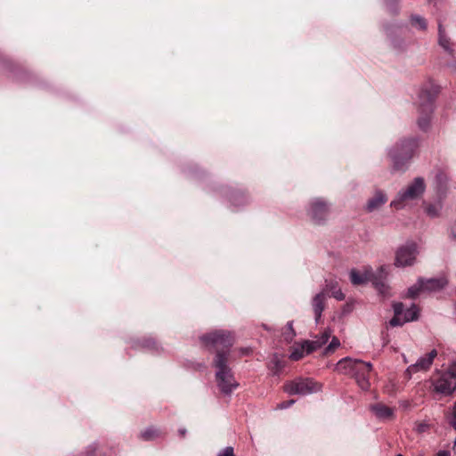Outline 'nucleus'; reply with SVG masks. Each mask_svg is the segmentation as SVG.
<instances>
[{
    "mask_svg": "<svg viewBox=\"0 0 456 456\" xmlns=\"http://www.w3.org/2000/svg\"><path fill=\"white\" fill-rule=\"evenodd\" d=\"M202 344L208 349L216 351L214 366L216 369V380L218 388L223 394L230 395L239 386L232 370L227 365L230 349L234 342L232 332L224 330H216L200 338Z\"/></svg>",
    "mask_w": 456,
    "mask_h": 456,
    "instance_id": "1",
    "label": "nucleus"
},
{
    "mask_svg": "<svg viewBox=\"0 0 456 456\" xmlns=\"http://www.w3.org/2000/svg\"><path fill=\"white\" fill-rule=\"evenodd\" d=\"M337 370L340 373L352 376L361 389L365 391L370 389V375L372 370L370 362L346 357L337 363Z\"/></svg>",
    "mask_w": 456,
    "mask_h": 456,
    "instance_id": "2",
    "label": "nucleus"
},
{
    "mask_svg": "<svg viewBox=\"0 0 456 456\" xmlns=\"http://www.w3.org/2000/svg\"><path fill=\"white\" fill-rule=\"evenodd\" d=\"M439 92V87L432 82L424 85L418 94V126L421 130H427L429 127L431 115L434 110L435 99Z\"/></svg>",
    "mask_w": 456,
    "mask_h": 456,
    "instance_id": "3",
    "label": "nucleus"
},
{
    "mask_svg": "<svg viewBox=\"0 0 456 456\" xmlns=\"http://www.w3.org/2000/svg\"><path fill=\"white\" fill-rule=\"evenodd\" d=\"M387 266H380L377 273H374L370 267H364L362 272L353 269L350 272V281L354 285H362L367 281H371L379 293L386 296L388 287L381 279L387 277Z\"/></svg>",
    "mask_w": 456,
    "mask_h": 456,
    "instance_id": "4",
    "label": "nucleus"
},
{
    "mask_svg": "<svg viewBox=\"0 0 456 456\" xmlns=\"http://www.w3.org/2000/svg\"><path fill=\"white\" fill-rule=\"evenodd\" d=\"M418 142L416 139H409L401 142L395 145L389 151V156L393 162L395 170L404 169L406 164L410 161L418 148Z\"/></svg>",
    "mask_w": 456,
    "mask_h": 456,
    "instance_id": "5",
    "label": "nucleus"
},
{
    "mask_svg": "<svg viewBox=\"0 0 456 456\" xmlns=\"http://www.w3.org/2000/svg\"><path fill=\"white\" fill-rule=\"evenodd\" d=\"M426 185L421 177H417L407 186L405 190L400 191L396 198L391 202V207L400 209L406 202L420 197L425 191Z\"/></svg>",
    "mask_w": 456,
    "mask_h": 456,
    "instance_id": "6",
    "label": "nucleus"
},
{
    "mask_svg": "<svg viewBox=\"0 0 456 456\" xmlns=\"http://www.w3.org/2000/svg\"><path fill=\"white\" fill-rule=\"evenodd\" d=\"M434 390L444 395H451L456 391V363L451 364L447 370L439 373L433 380Z\"/></svg>",
    "mask_w": 456,
    "mask_h": 456,
    "instance_id": "7",
    "label": "nucleus"
},
{
    "mask_svg": "<svg viewBox=\"0 0 456 456\" xmlns=\"http://www.w3.org/2000/svg\"><path fill=\"white\" fill-rule=\"evenodd\" d=\"M448 283L445 277L419 279L417 283L409 288L407 295L409 297L414 298L420 291L435 292L444 288Z\"/></svg>",
    "mask_w": 456,
    "mask_h": 456,
    "instance_id": "8",
    "label": "nucleus"
},
{
    "mask_svg": "<svg viewBox=\"0 0 456 456\" xmlns=\"http://www.w3.org/2000/svg\"><path fill=\"white\" fill-rule=\"evenodd\" d=\"M321 384L312 379H297L284 385V391L289 395H306L320 391Z\"/></svg>",
    "mask_w": 456,
    "mask_h": 456,
    "instance_id": "9",
    "label": "nucleus"
},
{
    "mask_svg": "<svg viewBox=\"0 0 456 456\" xmlns=\"http://www.w3.org/2000/svg\"><path fill=\"white\" fill-rule=\"evenodd\" d=\"M417 255V245L413 242H408L396 250L395 265L396 267L411 266L415 263Z\"/></svg>",
    "mask_w": 456,
    "mask_h": 456,
    "instance_id": "10",
    "label": "nucleus"
},
{
    "mask_svg": "<svg viewBox=\"0 0 456 456\" xmlns=\"http://www.w3.org/2000/svg\"><path fill=\"white\" fill-rule=\"evenodd\" d=\"M436 355L437 351L433 349L428 354L419 357L415 363L409 365L406 369L408 377L411 378V375L417 372L429 370Z\"/></svg>",
    "mask_w": 456,
    "mask_h": 456,
    "instance_id": "11",
    "label": "nucleus"
},
{
    "mask_svg": "<svg viewBox=\"0 0 456 456\" xmlns=\"http://www.w3.org/2000/svg\"><path fill=\"white\" fill-rule=\"evenodd\" d=\"M329 205L321 199H316L312 201L309 209V215L312 220L320 224L324 222L329 215Z\"/></svg>",
    "mask_w": 456,
    "mask_h": 456,
    "instance_id": "12",
    "label": "nucleus"
},
{
    "mask_svg": "<svg viewBox=\"0 0 456 456\" xmlns=\"http://www.w3.org/2000/svg\"><path fill=\"white\" fill-rule=\"evenodd\" d=\"M370 410L373 415L381 421H389L395 418V409L382 403L371 404Z\"/></svg>",
    "mask_w": 456,
    "mask_h": 456,
    "instance_id": "13",
    "label": "nucleus"
},
{
    "mask_svg": "<svg viewBox=\"0 0 456 456\" xmlns=\"http://www.w3.org/2000/svg\"><path fill=\"white\" fill-rule=\"evenodd\" d=\"M327 296L324 291L316 294L312 299V306L314 313L315 322H318L325 308Z\"/></svg>",
    "mask_w": 456,
    "mask_h": 456,
    "instance_id": "14",
    "label": "nucleus"
},
{
    "mask_svg": "<svg viewBox=\"0 0 456 456\" xmlns=\"http://www.w3.org/2000/svg\"><path fill=\"white\" fill-rule=\"evenodd\" d=\"M330 330L327 329L315 340H305V346H307V353H312L325 345L330 339Z\"/></svg>",
    "mask_w": 456,
    "mask_h": 456,
    "instance_id": "15",
    "label": "nucleus"
},
{
    "mask_svg": "<svg viewBox=\"0 0 456 456\" xmlns=\"http://www.w3.org/2000/svg\"><path fill=\"white\" fill-rule=\"evenodd\" d=\"M387 200L386 194L381 191H377L374 196L370 199L366 205V209L369 212H372L374 210L379 209L382 207Z\"/></svg>",
    "mask_w": 456,
    "mask_h": 456,
    "instance_id": "16",
    "label": "nucleus"
},
{
    "mask_svg": "<svg viewBox=\"0 0 456 456\" xmlns=\"http://www.w3.org/2000/svg\"><path fill=\"white\" fill-rule=\"evenodd\" d=\"M438 44L446 53L453 56L454 44L452 43L450 37L445 35L444 29L441 24L438 26Z\"/></svg>",
    "mask_w": 456,
    "mask_h": 456,
    "instance_id": "17",
    "label": "nucleus"
},
{
    "mask_svg": "<svg viewBox=\"0 0 456 456\" xmlns=\"http://www.w3.org/2000/svg\"><path fill=\"white\" fill-rule=\"evenodd\" d=\"M322 291H324L326 296L329 292H330L331 296L339 301L344 300V298H345V295L343 294L341 289L338 288V282L333 280H330V281L326 280L325 286Z\"/></svg>",
    "mask_w": 456,
    "mask_h": 456,
    "instance_id": "18",
    "label": "nucleus"
},
{
    "mask_svg": "<svg viewBox=\"0 0 456 456\" xmlns=\"http://www.w3.org/2000/svg\"><path fill=\"white\" fill-rule=\"evenodd\" d=\"M393 308H394V313H395V315L394 317L389 321V324L393 327H395V326H402L403 325L405 322H407L406 321H404L403 317V303H395L393 305Z\"/></svg>",
    "mask_w": 456,
    "mask_h": 456,
    "instance_id": "19",
    "label": "nucleus"
},
{
    "mask_svg": "<svg viewBox=\"0 0 456 456\" xmlns=\"http://www.w3.org/2000/svg\"><path fill=\"white\" fill-rule=\"evenodd\" d=\"M448 175L444 171H438L435 177L436 189L438 194H444L446 191Z\"/></svg>",
    "mask_w": 456,
    "mask_h": 456,
    "instance_id": "20",
    "label": "nucleus"
},
{
    "mask_svg": "<svg viewBox=\"0 0 456 456\" xmlns=\"http://www.w3.org/2000/svg\"><path fill=\"white\" fill-rule=\"evenodd\" d=\"M418 316L419 308L417 307L416 305L412 304L409 308H403V317L404 321H406L407 322L417 320Z\"/></svg>",
    "mask_w": 456,
    "mask_h": 456,
    "instance_id": "21",
    "label": "nucleus"
},
{
    "mask_svg": "<svg viewBox=\"0 0 456 456\" xmlns=\"http://www.w3.org/2000/svg\"><path fill=\"white\" fill-rule=\"evenodd\" d=\"M307 353V346H305V341L298 346L294 347L293 351L291 352L289 358L293 361H298L301 358L304 357L305 354H308Z\"/></svg>",
    "mask_w": 456,
    "mask_h": 456,
    "instance_id": "22",
    "label": "nucleus"
},
{
    "mask_svg": "<svg viewBox=\"0 0 456 456\" xmlns=\"http://www.w3.org/2000/svg\"><path fill=\"white\" fill-rule=\"evenodd\" d=\"M159 435L158 433V430L153 428H147L146 430H144L143 432L141 433V437L143 439V440H151L155 437H157Z\"/></svg>",
    "mask_w": 456,
    "mask_h": 456,
    "instance_id": "23",
    "label": "nucleus"
},
{
    "mask_svg": "<svg viewBox=\"0 0 456 456\" xmlns=\"http://www.w3.org/2000/svg\"><path fill=\"white\" fill-rule=\"evenodd\" d=\"M442 208V206L441 204H437V205H429L426 208V213L431 216V217H436L438 216L440 210Z\"/></svg>",
    "mask_w": 456,
    "mask_h": 456,
    "instance_id": "24",
    "label": "nucleus"
},
{
    "mask_svg": "<svg viewBox=\"0 0 456 456\" xmlns=\"http://www.w3.org/2000/svg\"><path fill=\"white\" fill-rule=\"evenodd\" d=\"M411 23L413 26H415L416 28H418L421 30H424L427 28L426 20L422 17H419V16L412 17Z\"/></svg>",
    "mask_w": 456,
    "mask_h": 456,
    "instance_id": "25",
    "label": "nucleus"
},
{
    "mask_svg": "<svg viewBox=\"0 0 456 456\" xmlns=\"http://www.w3.org/2000/svg\"><path fill=\"white\" fill-rule=\"evenodd\" d=\"M340 346V342L338 338L333 337L330 343L328 345V346L325 349V352L327 354L334 352L336 348H338Z\"/></svg>",
    "mask_w": 456,
    "mask_h": 456,
    "instance_id": "26",
    "label": "nucleus"
},
{
    "mask_svg": "<svg viewBox=\"0 0 456 456\" xmlns=\"http://www.w3.org/2000/svg\"><path fill=\"white\" fill-rule=\"evenodd\" d=\"M450 425L456 430V402L453 403L452 412L449 417Z\"/></svg>",
    "mask_w": 456,
    "mask_h": 456,
    "instance_id": "27",
    "label": "nucleus"
},
{
    "mask_svg": "<svg viewBox=\"0 0 456 456\" xmlns=\"http://www.w3.org/2000/svg\"><path fill=\"white\" fill-rule=\"evenodd\" d=\"M429 426L426 422H416L414 430L418 433H424L428 429Z\"/></svg>",
    "mask_w": 456,
    "mask_h": 456,
    "instance_id": "28",
    "label": "nucleus"
},
{
    "mask_svg": "<svg viewBox=\"0 0 456 456\" xmlns=\"http://www.w3.org/2000/svg\"><path fill=\"white\" fill-rule=\"evenodd\" d=\"M287 328H288L289 332L285 334V339L286 340H291L296 336V333H295V331L293 330V322H289L287 323Z\"/></svg>",
    "mask_w": 456,
    "mask_h": 456,
    "instance_id": "29",
    "label": "nucleus"
},
{
    "mask_svg": "<svg viewBox=\"0 0 456 456\" xmlns=\"http://www.w3.org/2000/svg\"><path fill=\"white\" fill-rule=\"evenodd\" d=\"M217 456H235L233 452V448L232 446H227L221 450Z\"/></svg>",
    "mask_w": 456,
    "mask_h": 456,
    "instance_id": "30",
    "label": "nucleus"
},
{
    "mask_svg": "<svg viewBox=\"0 0 456 456\" xmlns=\"http://www.w3.org/2000/svg\"><path fill=\"white\" fill-rule=\"evenodd\" d=\"M295 403V400H288V401H285V402H281L278 405H277V409H280V410H284V409H287L289 407H290L291 405H293Z\"/></svg>",
    "mask_w": 456,
    "mask_h": 456,
    "instance_id": "31",
    "label": "nucleus"
},
{
    "mask_svg": "<svg viewBox=\"0 0 456 456\" xmlns=\"http://www.w3.org/2000/svg\"><path fill=\"white\" fill-rule=\"evenodd\" d=\"M399 405L402 408L407 409V408H409L411 406V403H410L409 401H400L399 402Z\"/></svg>",
    "mask_w": 456,
    "mask_h": 456,
    "instance_id": "32",
    "label": "nucleus"
},
{
    "mask_svg": "<svg viewBox=\"0 0 456 456\" xmlns=\"http://www.w3.org/2000/svg\"><path fill=\"white\" fill-rule=\"evenodd\" d=\"M448 68L450 69L451 72L452 74H455L456 75V61L451 63L448 65Z\"/></svg>",
    "mask_w": 456,
    "mask_h": 456,
    "instance_id": "33",
    "label": "nucleus"
},
{
    "mask_svg": "<svg viewBox=\"0 0 456 456\" xmlns=\"http://www.w3.org/2000/svg\"><path fill=\"white\" fill-rule=\"evenodd\" d=\"M437 456H450V452H446V451H440L438 453H437Z\"/></svg>",
    "mask_w": 456,
    "mask_h": 456,
    "instance_id": "34",
    "label": "nucleus"
},
{
    "mask_svg": "<svg viewBox=\"0 0 456 456\" xmlns=\"http://www.w3.org/2000/svg\"><path fill=\"white\" fill-rule=\"evenodd\" d=\"M241 354H249L250 350L248 348H242L240 349Z\"/></svg>",
    "mask_w": 456,
    "mask_h": 456,
    "instance_id": "35",
    "label": "nucleus"
},
{
    "mask_svg": "<svg viewBox=\"0 0 456 456\" xmlns=\"http://www.w3.org/2000/svg\"><path fill=\"white\" fill-rule=\"evenodd\" d=\"M179 432L183 436L185 435V433H186V430L185 429H180Z\"/></svg>",
    "mask_w": 456,
    "mask_h": 456,
    "instance_id": "36",
    "label": "nucleus"
},
{
    "mask_svg": "<svg viewBox=\"0 0 456 456\" xmlns=\"http://www.w3.org/2000/svg\"><path fill=\"white\" fill-rule=\"evenodd\" d=\"M452 236H453L454 238H456V231H455V230H452Z\"/></svg>",
    "mask_w": 456,
    "mask_h": 456,
    "instance_id": "37",
    "label": "nucleus"
},
{
    "mask_svg": "<svg viewBox=\"0 0 456 456\" xmlns=\"http://www.w3.org/2000/svg\"><path fill=\"white\" fill-rule=\"evenodd\" d=\"M397 456H403L402 454H398Z\"/></svg>",
    "mask_w": 456,
    "mask_h": 456,
    "instance_id": "38",
    "label": "nucleus"
}]
</instances>
